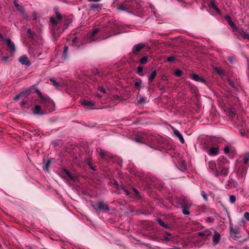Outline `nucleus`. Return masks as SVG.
<instances>
[{"mask_svg":"<svg viewBox=\"0 0 249 249\" xmlns=\"http://www.w3.org/2000/svg\"><path fill=\"white\" fill-rule=\"evenodd\" d=\"M33 17L34 20H36V19H37V16H36V14L35 13H34L33 14Z\"/></svg>","mask_w":249,"mask_h":249,"instance_id":"46","label":"nucleus"},{"mask_svg":"<svg viewBox=\"0 0 249 249\" xmlns=\"http://www.w3.org/2000/svg\"><path fill=\"white\" fill-rule=\"evenodd\" d=\"M26 105V101H25V100H23L21 103V105L22 106H24Z\"/></svg>","mask_w":249,"mask_h":249,"instance_id":"47","label":"nucleus"},{"mask_svg":"<svg viewBox=\"0 0 249 249\" xmlns=\"http://www.w3.org/2000/svg\"><path fill=\"white\" fill-rule=\"evenodd\" d=\"M225 19L227 20L228 22L229 25L231 26V27L233 29V30H237V28L236 26V25L233 23V22L232 21L231 18L229 16H226L225 17Z\"/></svg>","mask_w":249,"mask_h":249,"instance_id":"14","label":"nucleus"},{"mask_svg":"<svg viewBox=\"0 0 249 249\" xmlns=\"http://www.w3.org/2000/svg\"><path fill=\"white\" fill-rule=\"evenodd\" d=\"M145 97H141L138 99V102L139 103H143V102H145Z\"/></svg>","mask_w":249,"mask_h":249,"instance_id":"36","label":"nucleus"},{"mask_svg":"<svg viewBox=\"0 0 249 249\" xmlns=\"http://www.w3.org/2000/svg\"><path fill=\"white\" fill-rule=\"evenodd\" d=\"M54 12L55 14L57 19H55L53 17H51L50 18L51 23V29L53 36H57L59 35V32L58 31L59 27L57 26L59 22L62 19V17L61 14L59 11V9L57 7L53 8Z\"/></svg>","mask_w":249,"mask_h":249,"instance_id":"1","label":"nucleus"},{"mask_svg":"<svg viewBox=\"0 0 249 249\" xmlns=\"http://www.w3.org/2000/svg\"><path fill=\"white\" fill-rule=\"evenodd\" d=\"M230 231L231 232L235 234H239V231L238 229H233L232 227H230Z\"/></svg>","mask_w":249,"mask_h":249,"instance_id":"26","label":"nucleus"},{"mask_svg":"<svg viewBox=\"0 0 249 249\" xmlns=\"http://www.w3.org/2000/svg\"><path fill=\"white\" fill-rule=\"evenodd\" d=\"M50 81L53 83V84L56 88H57L59 86V84L58 82L56 81V80L53 78L50 79Z\"/></svg>","mask_w":249,"mask_h":249,"instance_id":"30","label":"nucleus"},{"mask_svg":"<svg viewBox=\"0 0 249 249\" xmlns=\"http://www.w3.org/2000/svg\"><path fill=\"white\" fill-rule=\"evenodd\" d=\"M24 17H25V18H27V16L26 15H24Z\"/></svg>","mask_w":249,"mask_h":249,"instance_id":"61","label":"nucleus"},{"mask_svg":"<svg viewBox=\"0 0 249 249\" xmlns=\"http://www.w3.org/2000/svg\"><path fill=\"white\" fill-rule=\"evenodd\" d=\"M25 93H24V92H21V93H20L19 94H18V95H17L15 97H14V100L15 101H17V100H19V98H20L21 97L23 96L24 95H25Z\"/></svg>","mask_w":249,"mask_h":249,"instance_id":"29","label":"nucleus"},{"mask_svg":"<svg viewBox=\"0 0 249 249\" xmlns=\"http://www.w3.org/2000/svg\"><path fill=\"white\" fill-rule=\"evenodd\" d=\"M17 9L21 13H23L24 11L23 8L20 5L17 8Z\"/></svg>","mask_w":249,"mask_h":249,"instance_id":"41","label":"nucleus"},{"mask_svg":"<svg viewBox=\"0 0 249 249\" xmlns=\"http://www.w3.org/2000/svg\"><path fill=\"white\" fill-rule=\"evenodd\" d=\"M97 96H98V97L100 98L101 96L99 95V94H97L96 95Z\"/></svg>","mask_w":249,"mask_h":249,"instance_id":"58","label":"nucleus"},{"mask_svg":"<svg viewBox=\"0 0 249 249\" xmlns=\"http://www.w3.org/2000/svg\"><path fill=\"white\" fill-rule=\"evenodd\" d=\"M236 35L240 39H248L249 40V34L247 33L243 29L236 30Z\"/></svg>","mask_w":249,"mask_h":249,"instance_id":"4","label":"nucleus"},{"mask_svg":"<svg viewBox=\"0 0 249 249\" xmlns=\"http://www.w3.org/2000/svg\"><path fill=\"white\" fill-rule=\"evenodd\" d=\"M91 7L97 10L101 9L100 6L99 4H94L91 6Z\"/></svg>","mask_w":249,"mask_h":249,"instance_id":"38","label":"nucleus"},{"mask_svg":"<svg viewBox=\"0 0 249 249\" xmlns=\"http://www.w3.org/2000/svg\"><path fill=\"white\" fill-rule=\"evenodd\" d=\"M64 173H65V174L66 175L67 178L70 179L71 180H74L73 177L70 174V173L69 171H68L67 170H64Z\"/></svg>","mask_w":249,"mask_h":249,"instance_id":"20","label":"nucleus"},{"mask_svg":"<svg viewBox=\"0 0 249 249\" xmlns=\"http://www.w3.org/2000/svg\"><path fill=\"white\" fill-rule=\"evenodd\" d=\"M99 32L98 29L93 30L91 32L88 34V42H91L92 41L96 40L97 39L94 37L95 35Z\"/></svg>","mask_w":249,"mask_h":249,"instance_id":"5","label":"nucleus"},{"mask_svg":"<svg viewBox=\"0 0 249 249\" xmlns=\"http://www.w3.org/2000/svg\"><path fill=\"white\" fill-rule=\"evenodd\" d=\"M89 1H93V2H98L100 1L101 0H88Z\"/></svg>","mask_w":249,"mask_h":249,"instance_id":"53","label":"nucleus"},{"mask_svg":"<svg viewBox=\"0 0 249 249\" xmlns=\"http://www.w3.org/2000/svg\"><path fill=\"white\" fill-rule=\"evenodd\" d=\"M101 155L102 157V158H103V156H104L103 154H102H102H101Z\"/></svg>","mask_w":249,"mask_h":249,"instance_id":"59","label":"nucleus"},{"mask_svg":"<svg viewBox=\"0 0 249 249\" xmlns=\"http://www.w3.org/2000/svg\"><path fill=\"white\" fill-rule=\"evenodd\" d=\"M229 148L228 147H225L224 151L225 153H228L229 152Z\"/></svg>","mask_w":249,"mask_h":249,"instance_id":"44","label":"nucleus"},{"mask_svg":"<svg viewBox=\"0 0 249 249\" xmlns=\"http://www.w3.org/2000/svg\"><path fill=\"white\" fill-rule=\"evenodd\" d=\"M158 223L162 227H165V228H167V226L164 224L163 221L160 218H158L157 219Z\"/></svg>","mask_w":249,"mask_h":249,"instance_id":"25","label":"nucleus"},{"mask_svg":"<svg viewBox=\"0 0 249 249\" xmlns=\"http://www.w3.org/2000/svg\"><path fill=\"white\" fill-rule=\"evenodd\" d=\"M134 191H135L136 193H138V192H137V190H134Z\"/></svg>","mask_w":249,"mask_h":249,"instance_id":"60","label":"nucleus"},{"mask_svg":"<svg viewBox=\"0 0 249 249\" xmlns=\"http://www.w3.org/2000/svg\"><path fill=\"white\" fill-rule=\"evenodd\" d=\"M27 32H28V34H29V35L30 36H32V31L30 29H28Z\"/></svg>","mask_w":249,"mask_h":249,"instance_id":"45","label":"nucleus"},{"mask_svg":"<svg viewBox=\"0 0 249 249\" xmlns=\"http://www.w3.org/2000/svg\"><path fill=\"white\" fill-rule=\"evenodd\" d=\"M123 190L124 191V193L126 195H128L129 194L128 193V191L125 189V188H123Z\"/></svg>","mask_w":249,"mask_h":249,"instance_id":"49","label":"nucleus"},{"mask_svg":"<svg viewBox=\"0 0 249 249\" xmlns=\"http://www.w3.org/2000/svg\"><path fill=\"white\" fill-rule=\"evenodd\" d=\"M6 42L11 53H14L15 52V46L14 43L9 38L6 40Z\"/></svg>","mask_w":249,"mask_h":249,"instance_id":"9","label":"nucleus"},{"mask_svg":"<svg viewBox=\"0 0 249 249\" xmlns=\"http://www.w3.org/2000/svg\"><path fill=\"white\" fill-rule=\"evenodd\" d=\"M144 47V45L142 43L137 44L135 46V50L137 52H139Z\"/></svg>","mask_w":249,"mask_h":249,"instance_id":"19","label":"nucleus"},{"mask_svg":"<svg viewBox=\"0 0 249 249\" xmlns=\"http://www.w3.org/2000/svg\"><path fill=\"white\" fill-rule=\"evenodd\" d=\"M135 140H136V142H140V141H139V138H136V139H135Z\"/></svg>","mask_w":249,"mask_h":249,"instance_id":"55","label":"nucleus"},{"mask_svg":"<svg viewBox=\"0 0 249 249\" xmlns=\"http://www.w3.org/2000/svg\"><path fill=\"white\" fill-rule=\"evenodd\" d=\"M41 105V106L39 105H36L35 107V108L33 111L35 114L42 115L44 113L50 112L49 110H47L46 109V107H44V106H43V104Z\"/></svg>","mask_w":249,"mask_h":249,"instance_id":"3","label":"nucleus"},{"mask_svg":"<svg viewBox=\"0 0 249 249\" xmlns=\"http://www.w3.org/2000/svg\"><path fill=\"white\" fill-rule=\"evenodd\" d=\"M81 104L85 107H91L94 105V103L86 100H81Z\"/></svg>","mask_w":249,"mask_h":249,"instance_id":"10","label":"nucleus"},{"mask_svg":"<svg viewBox=\"0 0 249 249\" xmlns=\"http://www.w3.org/2000/svg\"><path fill=\"white\" fill-rule=\"evenodd\" d=\"M229 82L232 87H234V84L233 83V82H231L230 81H229Z\"/></svg>","mask_w":249,"mask_h":249,"instance_id":"54","label":"nucleus"},{"mask_svg":"<svg viewBox=\"0 0 249 249\" xmlns=\"http://www.w3.org/2000/svg\"><path fill=\"white\" fill-rule=\"evenodd\" d=\"M143 68L142 67H139L137 69L138 73L140 75H143Z\"/></svg>","mask_w":249,"mask_h":249,"instance_id":"28","label":"nucleus"},{"mask_svg":"<svg viewBox=\"0 0 249 249\" xmlns=\"http://www.w3.org/2000/svg\"><path fill=\"white\" fill-rule=\"evenodd\" d=\"M208 166L210 169L214 173L216 176H219V171L217 169L216 164L213 161H210L208 162Z\"/></svg>","mask_w":249,"mask_h":249,"instance_id":"6","label":"nucleus"},{"mask_svg":"<svg viewBox=\"0 0 249 249\" xmlns=\"http://www.w3.org/2000/svg\"><path fill=\"white\" fill-rule=\"evenodd\" d=\"M174 133L175 135L179 139V140L181 143H183L184 142V140L183 138V136H182V135L181 134V133L179 132V131L177 129H175L174 130Z\"/></svg>","mask_w":249,"mask_h":249,"instance_id":"12","label":"nucleus"},{"mask_svg":"<svg viewBox=\"0 0 249 249\" xmlns=\"http://www.w3.org/2000/svg\"><path fill=\"white\" fill-rule=\"evenodd\" d=\"M14 3L15 6L17 7V8L18 7V6H19V5L17 1L15 0L14 1Z\"/></svg>","mask_w":249,"mask_h":249,"instance_id":"48","label":"nucleus"},{"mask_svg":"<svg viewBox=\"0 0 249 249\" xmlns=\"http://www.w3.org/2000/svg\"><path fill=\"white\" fill-rule=\"evenodd\" d=\"M182 212L185 215H189L190 214L188 209L185 208H182Z\"/></svg>","mask_w":249,"mask_h":249,"instance_id":"34","label":"nucleus"},{"mask_svg":"<svg viewBox=\"0 0 249 249\" xmlns=\"http://www.w3.org/2000/svg\"><path fill=\"white\" fill-rule=\"evenodd\" d=\"M98 208L100 210H105L107 211H109V208L107 205H106L104 203L102 202L99 203Z\"/></svg>","mask_w":249,"mask_h":249,"instance_id":"16","label":"nucleus"},{"mask_svg":"<svg viewBox=\"0 0 249 249\" xmlns=\"http://www.w3.org/2000/svg\"><path fill=\"white\" fill-rule=\"evenodd\" d=\"M243 160L244 164L248 163L249 161V153H247L244 156Z\"/></svg>","mask_w":249,"mask_h":249,"instance_id":"22","label":"nucleus"},{"mask_svg":"<svg viewBox=\"0 0 249 249\" xmlns=\"http://www.w3.org/2000/svg\"><path fill=\"white\" fill-rule=\"evenodd\" d=\"M19 61L22 65L29 66L31 64L30 61L28 57L25 55L20 56L19 58Z\"/></svg>","mask_w":249,"mask_h":249,"instance_id":"8","label":"nucleus"},{"mask_svg":"<svg viewBox=\"0 0 249 249\" xmlns=\"http://www.w3.org/2000/svg\"><path fill=\"white\" fill-rule=\"evenodd\" d=\"M236 197L234 195H231L230 196V201L231 204H233L235 202Z\"/></svg>","mask_w":249,"mask_h":249,"instance_id":"27","label":"nucleus"},{"mask_svg":"<svg viewBox=\"0 0 249 249\" xmlns=\"http://www.w3.org/2000/svg\"><path fill=\"white\" fill-rule=\"evenodd\" d=\"M201 196H202V197H203V198L205 200H207V195H206V193H205V192L201 191Z\"/></svg>","mask_w":249,"mask_h":249,"instance_id":"39","label":"nucleus"},{"mask_svg":"<svg viewBox=\"0 0 249 249\" xmlns=\"http://www.w3.org/2000/svg\"><path fill=\"white\" fill-rule=\"evenodd\" d=\"M147 60V57L146 56H144L140 60V61L142 64H145Z\"/></svg>","mask_w":249,"mask_h":249,"instance_id":"32","label":"nucleus"},{"mask_svg":"<svg viewBox=\"0 0 249 249\" xmlns=\"http://www.w3.org/2000/svg\"><path fill=\"white\" fill-rule=\"evenodd\" d=\"M157 74L156 71H153L150 75L148 77V80L150 82H151L155 77H156Z\"/></svg>","mask_w":249,"mask_h":249,"instance_id":"18","label":"nucleus"},{"mask_svg":"<svg viewBox=\"0 0 249 249\" xmlns=\"http://www.w3.org/2000/svg\"><path fill=\"white\" fill-rule=\"evenodd\" d=\"M192 78L196 81L200 82L203 83H205V80L201 77L199 76L198 75L194 74L192 75Z\"/></svg>","mask_w":249,"mask_h":249,"instance_id":"15","label":"nucleus"},{"mask_svg":"<svg viewBox=\"0 0 249 249\" xmlns=\"http://www.w3.org/2000/svg\"><path fill=\"white\" fill-rule=\"evenodd\" d=\"M117 9L120 10L125 11L128 10V8L127 7V6L125 4H122L121 5H120Z\"/></svg>","mask_w":249,"mask_h":249,"instance_id":"23","label":"nucleus"},{"mask_svg":"<svg viewBox=\"0 0 249 249\" xmlns=\"http://www.w3.org/2000/svg\"><path fill=\"white\" fill-rule=\"evenodd\" d=\"M36 92L40 98L39 102L44 106L46 109L49 111H54L55 105L53 101L49 98L44 97L38 90H36Z\"/></svg>","mask_w":249,"mask_h":249,"instance_id":"2","label":"nucleus"},{"mask_svg":"<svg viewBox=\"0 0 249 249\" xmlns=\"http://www.w3.org/2000/svg\"><path fill=\"white\" fill-rule=\"evenodd\" d=\"M171 249H180L179 248H171Z\"/></svg>","mask_w":249,"mask_h":249,"instance_id":"57","label":"nucleus"},{"mask_svg":"<svg viewBox=\"0 0 249 249\" xmlns=\"http://www.w3.org/2000/svg\"><path fill=\"white\" fill-rule=\"evenodd\" d=\"M228 174V170L227 168H223L220 172L219 171V175L220 174L222 175L223 176H226Z\"/></svg>","mask_w":249,"mask_h":249,"instance_id":"21","label":"nucleus"},{"mask_svg":"<svg viewBox=\"0 0 249 249\" xmlns=\"http://www.w3.org/2000/svg\"><path fill=\"white\" fill-rule=\"evenodd\" d=\"M221 239V235L217 231H214V235L213 237V244L214 246L217 245Z\"/></svg>","mask_w":249,"mask_h":249,"instance_id":"7","label":"nucleus"},{"mask_svg":"<svg viewBox=\"0 0 249 249\" xmlns=\"http://www.w3.org/2000/svg\"><path fill=\"white\" fill-rule=\"evenodd\" d=\"M107 37H108V36H106V37H102V38H101V39H104L107 38Z\"/></svg>","mask_w":249,"mask_h":249,"instance_id":"56","label":"nucleus"},{"mask_svg":"<svg viewBox=\"0 0 249 249\" xmlns=\"http://www.w3.org/2000/svg\"><path fill=\"white\" fill-rule=\"evenodd\" d=\"M244 216L245 218L248 221H249V213L246 212L244 213Z\"/></svg>","mask_w":249,"mask_h":249,"instance_id":"40","label":"nucleus"},{"mask_svg":"<svg viewBox=\"0 0 249 249\" xmlns=\"http://www.w3.org/2000/svg\"><path fill=\"white\" fill-rule=\"evenodd\" d=\"M218 151L219 149L217 147H212L209 150V154L211 156H215L218 154Z\"/></svg>","mask_w":249,"mask_h":249,"instance_id":"11","label":"nucleus"},{"mask_svg":"<svg viewBox=\"0 0 249 249\" xmlns=\"http://www.w3.org/2000/svg\"><path fill=\"white\" fill-rule=\"evenodd\" d=\"M182 71L179 70H177L175 71V73L176 75L178 77L180 76L182 74Z\"/></svg>","mask_w":249,"mask_h":249,"instance_id":"33","label":"nucleus"},{"mask_svg":"<svg viewBox=\"0 0 249 249\" xmlns=\"http://www.w3.org/2000/svg\"><path fill=\"white\" fill-rule=\"evenodd\" d=\"M216 71L219 74H222L223 72L222 70H218V69H216Z\"/></svg>","mask_w":249,"mask_h":249,"instance_id":"50","label":"nucleus"},{"mask_svg":"<svg viewBox=\"0 0 249 249\" xmlns=\"http://www.w3.org/2000/svg\"><path fill=\"white\" fill-rule=\"evenodd\" d=\"M175 59V57L174 56H170V57H169L168 58H167V61L168 62H172Z\"/></svg>","mask_w":249,"mask_h":249,"instance_id":"42","label":"nucleus"},{"mask_svg":"<svg viewBox=\"0 0 249 249\" xmlns=\"http://www.w3.org/2000/svg\"><path fill=\"white\" fill-rule=\"evenodd\" d=\"M50 164V161H48L47 163H46V167H45L46 170L47 171H48V170H49V166Z\"/></svg>","mask_w":249,"mask_h":249,"instance_id":"43","label":"nucleus"},{"mask_svg":"<svg viewBox=\"0 0 249 249\" xmlns=\"http://www.w3.org/2000/svg\"><path fill=\"white\" fill-rule=\"evenodd\" d=\"M98 90L104 93H106V89L103 86L99 87Z\"/></svg>","mask_w":249,"mask_h":249,"instance_id":"37","label":"nucleus"},{"mask_svg":"<svg viewBox=\"0 0 249 249\" xmlns=\"http://www.w3.org/2000/svg\"><path fill=\"white\" fill-rule=\"evenodd\" d=\"M134 85L136 87H139L140 85V84L139 82L136 81L134 83Z\"/></svg>","mask_w":249,"mask_h":249,"instance_id":"51","label":"nucleus"},{"mask_svg":"<svg viewBox=\"0 0 249 249\" xmlns=\"http://www.w3.org/2000/svg\"><path fill=\"white\" fill-rule=\"evenodd\" d=\"M68 51V47L65 46L64 50V53H63V57H64V58H65L66 57V54H67V53Z\"/></svg>","mask_w":249,"mask_h":249,"instance_id":"35","label":"nucleus"},{"mask_svg":"<svg viewBox=\"0 0 249 249\" xmlns=\"http://www.w3.org/2000/svg\"><path fill=\"white\" fill-rule=\"evenodd\" d=\"M72 45L73 46H79L77 42V37H75L72 39Z\"/></svg>","mask_w":249,"mask_h":249,"instance_id":"31","label":"nucleus"},{"mask_svg":"<svg viewBox=\"0 0 249 249\" xmlns=\"http://www.w3.org/2000/svg\"><path fill=\"white\" fill-rule=\"evenodd\" d=\"M197 233L199 236L207 237L212 234V231L210 230H206L205 231L198 232Z\"/></svg>","mask_w":249,"mask_h":249,"instance_id":"13","label":"nucleus"},{"mask_svg":"<svg viewBox=\"0 0 249 249\" xmlns=\"http://www.w3.org/2000/svg\"><path fill=\"white\" fill-rule=\"evenodd\" d=\"M0 39L1 41H4V38L1 34H0Z\"/></svg>","mask_w":249,"mask_h":249,"instance_id":"52","label":"nucleus"},{"mask_svg":"<svg viewBox=\"0 0 249 249\" xmlns=\"http://www.w3.org/2000/svg\"><path fill=\"white\" fill-rule=\"evenodd\" d=\"M210 6L212 7L214 9H215L217 13H220V11L218 9V8L215 6L214 1L212 0L211 1Z\"/></svg>","mask_w":249,"mask_h":249,"instance_id":"24","label":"nucleus"},{"mask_svg":"<svg viewBox=\"0 0 249 249\" xmlns=\"http://www.w3.org/2000/svg\"><path fill=\"white\" fill-rule=\"evenodd\" d=\"M171 235L169 233H165L162 237L161 240L164 242H167L171 240Z\"/></svg>","mask_w":249,"mask_h":249,"instance_id":"17","label":"nucleus"}]
</instances>
